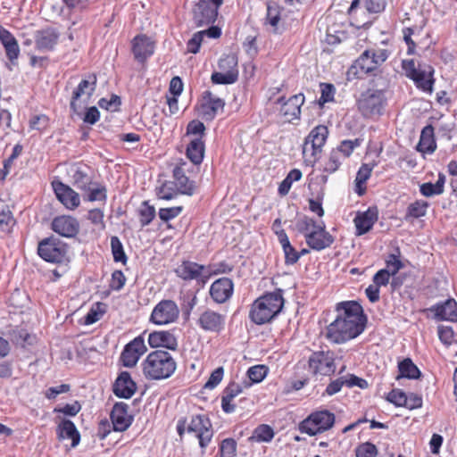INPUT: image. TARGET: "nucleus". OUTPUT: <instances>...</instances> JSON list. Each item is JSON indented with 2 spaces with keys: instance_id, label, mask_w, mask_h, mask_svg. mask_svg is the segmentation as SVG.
I'll return each mask as SVG.
<instances>
[{
  "instance_id": "nucleus-64",
  "label": "nucleus",
  "mask_w": 457,
  "mask_h": 457,
  "mask_svg": "<svg viewBox=\"0 0 457 457\" xmlns=\"http://www.w3.org/2000/svg\"><path fill=\"white\" fill-rule=\"evenodd\" d=\"M386 400L396 406H403L406 403L407 395L401 390L393 389L386 396Z\"/></svg>"
},
{
  "instance_id": "nucleus-58",
  "label": "nucleus",
  "mask_w": 457,
  "mask_h": 457,
  "mask_svg": "<svg viewBox=\"0 0 457 457\" xmlns=\"http://www.w3.org/2000/svg\"><path fill=\"white\" fill-rule=\"evenodd\" d=\"M356 457H376L378 449L375 445L366 442L355 449Z\"/></svg>"
},
{
  "instance_id": "nucleus-24",
  "label": "nucleus",
  "mask_w": 457,
  "mask_h": 457,
  "mask_svg": "<svg viewBox=\"0 0 457 457\" xmlns=\"http://www.w3.org/2000/svg\"><path fill=\"white\" fill-rule=\"evenodd\" d=\"M234 283L232 279L223 277L216 279L210 287V295L217 303H226L233 295Z\"/></svg>"
},
{
  "instance_id": "nucleus-22",
  "label": "nucleus",
  "mask_w": 457,
  "mask_h": 457,
  "mask_svg": "<svg viewBox=\"0 0 457 457\" xmlns=\"http://www.w3.org/2000/svg\"><path fill=\"white\" fill-rule=\"evenodd\" d=\"M51 228L63 237L71 238L79 233V223L74 217L62 215L53 220Z\"/></svg>"
},
{
  "instance_id": "nucleus-61",
  "label": "nucleus",
  "mask_w": 457,
  "mask_h": 457,
  "mask_svg": "<svg viewBox=\"0 0 457 457\" xmlns=\"http://www.w3.org/2000/svg\"><path fill=\"white\" fill-rule=\"evenodd\" d=\"M104 211L100 208L91 209L87 212V220L94 225L98 226L102 229L105 228L104 220Z\"/></svg>"
},
{
  "instance_id": "nucleus-48",
  "label": "nucleus",
  "mask_w": 457,
  "mask_h": 457,
  "mask_svg": "<svg viewBox=\"0 0 457 457\" xmlns=\"http://www.w3.org/2000/svg\"><path fill=\"white\" fill-rule=\"evenodd\" d=\"M120 104V97L116 95H112L109 98L103 97L98 101L100 108L111 112H119Z\"/></svg>"
},
{
  "instance_id": "nucleus-17",
  "label": "nucleus",
  "mask_w": 457,
  "mask_h": 457,
  "mask_svg": "<svg viewBox=\"0 0 457 457\" xmlns=\"http://www.w3.org/2000/svg\"><path fill=\"white\" fill-rule=\"evenodd\" d=\"M68 175L71 179L72 185L81 192L88 189L95 181L91 168L82 162L72 163L68 170Z\"/></svg>"
},
{
  "instance_id": "nucleus-33",
  "label": "nucleus",
  "mask_w": 457,
  "mask_h": 457,
  "mask_svg": "<svg viewBox=\"0 0 457 457\" xmlns=\"http://www.w3.org/2000/svg\"><path fill=\"white\" fill-rule=\"evenodd\" d=\"M57 436L59 439H71V445L74 447L80 441V435L75 424L70 420H63L57 427Z\"/></svg>"
},
{
  "instance_id": "nucleus-18",
  "label": "nucleus",
  "mask_w": 457,
  "mask_h": 457,
  "mask_svg": "<svg viewBox=\"0 0 457 457\" xmlns=\"http://www.w3.org/2000/svg\"><path fill=\"white\" fill-rule=\"evenodd\" d=\"M225 321V315L211 309H206L200 313L196 324L204 331L220 333L224 329Z\"/></svg>"
},
{
  "instance_id": "nucleus-29",
  "label": "nucleus",
  "mask_w": 457,
  "mask_h": 457,
  "mask_svg": "<svg viewBox=\"0 0 457 457\" xmlns=\"http://www.w3.org/2000/svg\"><path fill=\"white\" fill-rule=\"evenodd\" d=\"M148 344L152 348H167L175 350L178 347L176 337L170 331H154L148 335Z\"/></svg>"
},
{
  "instance_id": "nucleus-39",
  "label": "nucleus",
  "mask_w": 457,
  "mask_h": 457,
  "mask_svg": "<svg viewBox=\"0 0 457 457\" xmlns=\"http://www.w3.org/2000/svg\"><path fill=\"white\" fill-rule=\"evenodd\" d=\"M436 145L433 140V128L431 126L425 127L420 135L418 149L424 153H433Z\"/></svg>"
},
{
  "instance_id": "nucleus-6",
  "label": "nucleus",
  "mask_w": 457,
  "mask_h": 457,
  "mask_svg": "<svg viewBox=\"0 0 457 457\" xmlns=\"http://www.w3.org/2000/svg\"><path fill=\"white\" fill-rule=\"evenodd\" d=\"M402 69L410 79L413 80L415 86L424 92L431 93L435 79L434 68L427 63H420L418 67L414 60L408 59L402 61Z\"/></svg>"
},
{
  "instance_id": "nucleus-8",
  "label": "nucleus",
  "mask_w": 457,
  "mask_h": 457,
  "mask_svg": "<svg viewBox=\"0 0 457 457\" xmlns=\"http://www.w3.org/2000/svg\"><path fill=\"white\" fill-rule=\"evenodd\" d=\"M38 255L46 262L62 263L68 261V246L54 237L44 238L37 245Z\"/></svg>"
},
{
  "instance_id": "nucleus-51",
  "label": "nucleus",
  "mask_w": 457,
  "mask_h": 457,
  "mask_svg": "<svg viewBox=\"0 0 457 457\" xmlns=\"http://www.w3.org/2000/svg\"><path fill=\"white\" fill-rule=\"evenodd\" d=\"M342 156L338 151L334 149L331 151L328 160L324 163L323 170L328 173H333L338 170L341 164Z\"/></svg>"
},
{
  "instance_id": "nucleus-27",
  "label": "nucleus",
  "mask_w": 457,
  "mask_h": 457,
  "mask_svg": "<svg viewBox=\"0 0 457 457\" xmlns=\"http://www.w3.org/2000/svg\"><path fill=\"white\" fill-rule=\"evenodd\" d=\"M112 390L116 396L129 399L137 390V384L128 371H122L116 378Z\"/></svg>"
},
{
  "instance_id": "nucleus-20",
  "label": "nucleus",
  "mask_w": 457,
  "mask_h": 457,
  "mask_svg": "<svg viewBox=\"0 0 457 457\" xmlns=\"http://www.w3.org/2000/svg\"><path fill=\"white\" fill-rule=\"evenodd\" d=\"M57 199L69 210H75L80 204L79 195L70 186L61 182L52 183Z\"/></svg>"
},
{
  "instance_id": "nucleus-23",
  "label": "nucleus",
  "mask_w": 457,
  "mask_h": 457,
  "mask_svg": "<svg viewBox=\"0 0 457 457\" xmlns=\"http://www.w3.org/2000/svg\"><path fill=\"white\" fill-rule=\"evenodd\" d=\"M113 429L123 432L132 424L133 416L129 414V405L123 402L116 403L110 414Z\"/></svg>"
},
{
  "instance_id": "nucleus-25",
  "label": "nucleus",
  "mask_w": 457,
  "mask_h": 457,
  "mask_svg": "<svg viewBox=\"0 0 457 457\" xmlns=\"http://www.w3.org/2000/svg\"><path fill=\"white\" fill-rule=\"evenodd\" d=\"M183 165H185L184 162L180 165H177L173 169L172 182L180 195L191 196L195 194L196 186L194 180L189 179V178L186 176Z\"/></svg>"
},
{
  "instance_id": "nucleus-49",
  "label": "nucleus",
  "mask_w": 457,
  "mask_h": 457,
  "mask_svg": "<svg viewBox=\"0 0 457 457\" xmlns=\"http://www.w3.org/2000/svg\"><path fill=\"white\" fill-rule=\"evenodd\" d=\"M320 97L319 99V105L323 106L326 103L333 102L336 94V87L329 83H320Z\"/></svg>"
},
{
  "instance_id": "nucleus-21",
  "label": "nucleus",
  "mask_w": 457,
  "mask_h": 457,
  "mask_svg": "<svg viewBox=\"0 0 457 457\" xmlns=\"http://www.w3.org/2000/svg\"><path fill=\"white\" fill-rule=\"evenodd\" d=\"M60 33L54 28H46L35 33V46L37 51L46 53L53 51L59 42Z\"/></svg>"
},
{
  "instance_id": "nucleus-34",
  "label": "nucleus",
  "mask_w": 457,
  "mask_h": 457,
  "mask_svg": "<svg viewBox=\"0 0 457 457\" xmlns=\"http://www.w3.org/2000/svg\"><path fill=\"white\" fill-rule=\"evenodd\" d=\"M82 197L85 202H102L105 204L107 200L106 187L95 180L92 185L88 187V189L82 191Z\"/></svg>"
},
{
  "instance_id": "nucleus-52",
  "label": "nucleus",
  "mask_w": 457,
  "mask_h": 457,
  "mask_svg": "<svg viewBox=\"0 0 457 457\" xmlns=\"http://www.w3.org/2000/svg\"><path fill=\"white\" fill-rule=\"evenodd\" d=\"M237 442L233 438H226L220 445V457H236Z\"/></svg>"
},
{
  "instance_id": "nucleus-45",
  "label": "nucleus",
  "mask_w": 457,
  "mask_h": 457,
  "mask_svg": "<svg viewBox=\"0 0 457 457\" xmlns=\"http://www.w3.org/2000/svg\"><path fill=\"white\" fill-rule=\"evenodd\" d=\"M15 224V220L8 206L0 211V231L10 232Z\"/></svg>"
},
{
  "instance_id": "nucleus-55",
  "label": "nucleus",
  "mask_w": 457,
  "mask_h": 457,
  "mask_svg": "<svg viewBox=\"0 0 457 457\" xmlns=\"http://www.w3.org/2000/svg\"><path fill=\"white\" fill-rule=\"evenodd\" d=\"M320 223H317L313 219L303 216L296 221V228L298 231L304 236L314 229Z\"/></svg>"
},
{
  "instance_id": "nucleus-59",
  "label": "nucleus",
  "mask_w": 457,
  "mask_h": 457,
  "mask_svg": "<svg viewBox=\"0 0 457 457\" xmlns=\"http://www.w3.org/2000/svg\"><path fill=\"white\" fill-rule=\"evenodd\" d=\"M204 124L198 120H193L187 124V135L188 136H194L202 139L204 136Z\"/></svg>"
},
{
  "instance_id": "nucleus-13",
  "label": "nucleus",
  "mask_w": 457,
  "mask_h": 457,
  "mask_svg": "<svg viewBox=\"0 0 457 457\" xmlns=\"http://www.w3.org/2000/svg\"><path fill=\"white\" fill-rule=\"evenodd\" d=\"M223 0H199L193 9V19L196 26L212 24Z\"/></svg>"
},
{
  "instance_id": "nucleus-41",
  "label": "nucleus",
  "mask_w": 457,
  "mask_h": 457,
  "mask_svg": "<svg viewBox=\"0 0 457 457\" xmlns=\"http://www.w3.org/2000/svg\"><path fill=\"white\" fill-rule=\"evenodd\" d=\"M304 103V96L297 94L291 96L283 105L282 114H300Z\"/></svg>"
},
{
  "instance_id": "nucleus-12",
  "label": "nucleus",
  "mask_w": 457,
  "mask_h": 457,
  "mask_svg": "<svg viewBox=\"0 0 457 457\" xmlns=\"http://www.w3.org/2000/svg\"><path fill=\"white\" fill-rule=\"evenodd\" d=\"M220 71L213 72L212 81L214 84L227 85L233 84L237 80V58L236 54H229L222 56L219 61Z\"/></svg>"
},
{
  "instance_id": "nucleus-28",
  "label": "nucleus",
  "mask_w": 457,
  "mask_h": 457,
  "mask_svg": "<svg viewBox=\"0 0 457 457\" xmlns=\"http://www.w3.org/2000/svg\"><path fill=\"white\" fill-rule=\"evenodd\" d=\"M132 52L137 61L143 62L154 52V43L145 35H139L132 41Z\"/></svg>"
},
{
  "instance_id": "nucleus-36",
  "label": "nucleus",
  "mask_w": 457,
  "mask_h": 457,
  "mask_svg": "<svg viewBox=\"0 0 457 457\" xmlns=\"http://www.w3.org/2000/svg\"><path fill=\"white\" fill-rule=\"evenodd\" d=\"M399 375L396 377V379H400L402 378H407L410 379H416L420 377V370L419 368L413 363V361L410 358H405L402 361L398 363Z\"/></svg>"
},
{
  "instance_id": "nucleus-53",
  "label": "nucleus",
  "mask_w": 457,
  "mask_h": 457,
  "mask_svg": "<svg viewBox=\"0 0 457 457\" xmlns=\"http://www.w3.org/2000/svg\"><path fill=\"white\" fill-rule=\"evenodd\" d=\"M437 334L440 341L445 346H450L454 341V332L451 326L439 325Z\"/></svg>"
},
{
  "instance_id": "nucleus-37",
  "label": "nucleus",
  "mask_w": 457,
  "mask_h": 457,
  "mask_svg": "<svg viewBox=\"0 0 457 457\" xmlns=\"http://www.w3.org/2000/svg\"><path fill=\"white\" fill-rule=\"evenodd\" d=\"M360 109L364 114H380L382 100L379 96L371 95L360 102Z\"/></svg>"
},
{
  "instance_id": "nucleus-32",
  "label": "nucleus",
  "mask_w": 457,
  "mask_h": 457,
  "mask_svg": "<svg viewBox=\"0 0 457 457\" xmlns=\"http://www.w3.org/2000/svg\"><path fill=\"white\" fill-rule=\"evenodd\" d=\"M0 41L2 42L7 58L12 62L20 55V46L11 32L0 25Z\"/></svg>"
},
{
  "instance_id": "nucleus-5",
  "label": "nucleus",
  "mask_w": 457,
  "mask_h": 457,
  "mask_svg": "<svg viewBox=\"0 0 457 457\" xmlns=\"http://www.w3.org/2000/svg\"><path fill=\"white\" fill-rule=\"evenodd\" d=\"M389 54L388 50L382 48L366 50L350 67L348 75L362 78L365 75L373 73L386 61Z\"/></svg>"
},
{
  "instance_id": "nucleus-16",
  "label": "nucleus",
  "mask_w": 457,
  "mask_h": 457,
  "mask_svg": "<svg viewBox=\"0 0 457 457\" xmlns=\"http://www.w3.org/2000/svg\"><path fill=\"white\" fill-rule=\"evenodd\" d=\"M146 351L144 338L141 336L137 337L125 345L120 354V361L123 366L132 368Z\"/></svg>"
},
{
  "instance_id": "nucleus-2",
  "label": "nucleus",
  "mask_w": 457,
  "mask_h": 457,
  "mask_svg": "<svg viewBox=\"0 0 457 457\" xmlns=\"http://www.w3.org/2000/svg\"><path fill=\"white\" fill-rule=\"evenodd\" d=\"M284 302L281 289L266 293L252 303L249 318L256 325L270 323L282 311Z\"/></svg>"
},
{
  "instance_id": "nucleus-60",
  "label": "nucleus",
  "mask_w": 457,
  "mask_h": 457,
  "mask_svg": "<svg viewBox=\"0 0 457 457\" xmlns=\"http://www.w3.org/2000/svg\"><path fill=\"white\" fill-rule=\"evenodd\" d=\"M224 102L220 98H210L204 104V114H215L223 111Z\"/></svg>"
},
{
  "instance_id": "nucleus-7",
  "label": "nucleus",
  "mask_w": 457,
  "mask_h": 457,
  "mask_svg": "<svg viewBox=\"0 0 457 457\" xmlns=\"http://www.w3.org/2000/svg\"><path fill=\"white\" fill-rule=\"evenodd\" d=\"M328 134L327 127L319 125L312 129L306 137L303 145V157L306 165L313 167L320 159Z\"/></svg>"
},
{
  "instance_id": "nucleus-4",
  "label": "nucleus",
  "mask_w": 457,
  "mask_h": 457,
  "mask_svg": "<svg viewBox=\"0 0 457 457\" xmlns=\"http://www.w3.org/2000/svg\"><path fill=\"white\" fill-rule=\"evenodd\" d=\"M177 432L180 437L185 432L193 434L199 440V445L204 449L211 442L213 431L210 419L204 414L192 415L188 419L181 418L177 422Z\"/></svg>"
},
{
  "instance_id": "nucleus-30",
  "label": "nucleus",
  "mask_w": 457,
  "mask_h": 457,
  "mask_svg": "<svg viewBox=\"0 0 457 457\" xmlns=\"http://www.w3.org/2000/svg\"><path fill=\"white\" fill-rule=\"evenodd\" d=\"M378 220V210L369 208L366 212L357 214L353 221L357 235L361 236L369 232Z\"/></svg>"
},
{
  "instance_id": "nucleus-54",
  "label": "nucleus",
  "mask_w": 457,
  "mask_h": 457,
  "mask_svg": "<svg viewBox=\"0 0 457 457\" xmlns=\"http://www.w3.org/2000/svg\"><path fill=\"white\" fill-rule=\"evenodd\" d=\"M359 145H360L359 139L344 140L341 142V144L338 145V147L334 150L338 151L339 155L343 156L344 158H347L352 154L353 150Z\"/></svg>"
},
{
  "instance_id": "nucleus-9",
  "label": "nucleus",
  "mask_w": 457,
  "mask_h": 457,
  "mask_svg": "<svg viewBox=\"0 0 457 457\" xmlns=\"http://www.w3.org/2000/svg\"><path fill=\"white\" fill-rule=\"evenodd\" d=\"M96 81L97 79L96 74H87L73 90L71 100V108L75 114H80L82 109L86 107V104L88 103L96 90Z\"/></svg>"
},
{
  "instance_id": "nucleus-57",
  "label": "nucleus",
  "mask_w": 457,
  "mask_h": 457,
  "mask_svg": "<svg viewBox=\"0 0 457 457\" xmlns=\"http://www.w3.org/2000/svg\"><path fill=\"white\" fill-rule=\"evenodd\" d=\"M223 376L224 369L222 367H218L211 373L208 380L204 386V388L210 390L215 388L221 382Z\"/></svg>"
},
{
  "instance_id": "nucleus-19",
  "label": "nucleus",
  "mask_w": 457,
  "mask_h": 457,
  "mask_svg": "<svg viewBox=\"0 0 457 457\" xmlns=\"http://www.w3.org/2000/svg\"><path fill=\"white\" fill-rule=\"evenodd\" d=\"M306 244L310 248L315 251H321L329 247L333 242V237L325 229V225L321 222L310 233L305 235Z\"/></svg>"
},
{
  "instance_id": "nucleus-62",
  "label": "nucleus",
  "mask_w": 457,
  "mask_h": 457,
  "mask_svg": "<svg viewBox=\"0 0 457 457\" xmlns=\"http://www.w3.org/2000/svg\"><path fill=\"white\" fill-rule=\"evenodd\" d=\"M183 211V206H173L170 208H161L159 210V217L162 220L167 222L178 217Z\"/></svg>"
},
{
  "instance_id": "nucleus-31",
  "label": "nucleus",
  "mask_w": 457,
  "mask_h": 457,
  "mask_svg": "<svg viewBox=\"0 0 457 457\" xmlns=\"http://www.w3.org/2000/svg\"><path fill=\"white\" fill-rule=\"evenodd\" d=\"M243 392V386L236 382H230L222 392L221 396V408L226 413H232L236 410V405L233 403L235 397Z\"/></svg>"
},
{
  "instance_id": "nucleus-35",
  "label": "nucleus",
  "mask_w": 457,
  "mask_h": 457,
  "mask_svg": "<svg viewBox=\"0 0 457 457\" xmlns=\"http://www.w3.org/2000/svg\"><path fill=\"white\" fill-rule=\"evenodd\" d=\"M204 154V143L200 137H195L187 147V156L194 164H200Z\"/></svg>"
},
{
  "instance_id": "nucleus-42",
  "label": "nucleus",
  "mask_w": 457,
  "mask_h": 457,
  "mask_svg": "<svg viewBox=\"0 0 457 457\" xmlns=\"http://www.w3.org/2000/svg\"><path fill=\"white\" fill-rule=\"evenodd\" d=\"M156 195L159 199L168 201L176 198L180 194L172 181H165L156 188Z\"/></svg>"
},
{
  "instance_id": "nucleus-26",
  "label": "nucleus",
  "mask_w": 457,
  "mask_h": 457,
  "mask_svg": "<svg viewBox=\"0 0 457 457\" xmlns=\"http://www.w3.org/2000/svg\"><path fill=\"white\" fill-rule=\"evenodd\" d=\"M434 312V317L437 320H447L457 322V303L454 299H447L443 303H438L429 308Z\"/></svg>"
},
{
  "instance_id": "nucleus-1",
  "label": "nucleus",
  "mask_w": 457,
  "mask_h": 457,
  "mask_svg": "<svg viewBox=\"0 0 457 457\" xmlns=\"http://www.w3.org/2000/svg\"><path fill=\"white\" fill-rule=\"evenodd\" d=\"M337 317L327 328V337L333 343L342 344L357 337L365 328L366 317L362 307L354 301L337 305Z\"/></svg>"
},
{
  "instance_id": "nucleus-15",
  "label": "nucleus",
  "mask_w": 457,
  "mask_h": 457,
  "mask_svg": "<svg viewBox=\"0 0 457 457\" xmlns=\"http://www.w3.org/2000/svg\"><path fill=\"white\" fill-rule=\"evenodd\" d=\"M179 315V309L172 300H162L153 309L150 322L163 326L175 322Z\"/></svg>"
},
{
  "instance_id": "nucleus-43",
  "label": "nucleus",
  "mask_w": 457,
  "mask_h": 457,
  "mask_svg": "<svg viewBox=\"0 0 457 457\" xmlns=\"http://www.w3.org/2000/svg\"><path fill=\"white\" fill-rule=\"evenodd\" d=\"M385 262L386 268H384V270H387L393 277L395 276L396 273L403 267V263L400 260L399 248L395 249V253L388 254Z\"/></svg>"
},
{
  "instance_id": "nucleus-44",
  "label": "nucleus",
  "mask_w": 457,
  "mask_h": 457,
  "mask_svg": "<svg viewBox=\"0 0 457 457\" xmlns=\"http://www.w3.org/2000/svg\"><path fill=\"white\" fill-rule=\"evenodd\" d=\"M280 21V8L277 4H267V15H266V24L271 26L272 30L274 32L278 29V24Z\"/></svg>"
},
{
  "instance_id": "nucleus-14",
  "label": "nucleus",
  "mask_w": 457,
  "mask_h": 457,
  "mask_svg": "<svg viewBox=\"0 0 457 457\" xmlns=\"http://www.w3.org/2000/svg\"><path fill=\"white\" fill-rule=\"evenodd\" d=\"M335 359L332 351L313 352L309 357V369L314 375L330 376L336 371Z\"/></svg>"
},
{
  "instance_id": "nucleus-3",
  "label": "nucleus",
  "mask_w": 457,
  "mask_h": 457,
  "mask_svg": "<svg viewBox=\"0 0 457 457\" xmlns=\"http://www.w3.org/2000/svg\"><path fill=\"white\" fill-rule=\"evenodd\" d=\"M141 367L146 379L162 380L174 374L177 362L169 352L155 350L147 354L142 361Z\"/></svg>"
},
{
  "instance_id": "nucleus-56",
  "label": "nucleus",
  "mask_w": 457,
  "mask_h": 457,
  "mask_svg": "<svg viewBox=\"0 0 457 457\" xmlns=\"http://www.w3.org/2000/svg\"><path fill=\"white\" fill-rule=\"evenodd\" d=\"M267 375V369L264 365H255L247 370V376L253 383H259Z\"/></svg>"
},
{
  "instance_id": "nucleus-10",
  "label": "nucleus",
  "mask_w": 457,
  "mask_h": 457,
  "mask_svg": "<svg viewBox=\"0 0 457 457\" xmlns=\"http://www.w3.org/2000/svg\"><path fill=\"white\" fill-rule=\"evenodd\" d=\"M175 273L186 281L195 280L204 287L212 277V266H205L191 261H183L176 269Z\"/></svg>"
},
{
  "instance_id": "nucleus-47",
  "label": "nucleus",
  "mask_w": 457,
  "mask_h": 457,
  "mask_svg": "<svg viewBox=\"0 0 457 457\" xmlns=\"http://www.w3.org/2000/svg\"><path fill=\"white\" fill-rule=\"evenodd\" d=\"M139 221L142 227L149 225L155 217V209L154 206L144 202L139 209Z\"/></svg>"
},
{
  "instance_id": "nucleus-63",
  "label": "nucleus",
  "mask_w": 457,
  "mask_h": 457,
  "mask_svg": "<svg viewBox=\"0 0 457 457\" xmlns=\"http://www.w3.org/2000/svg\"><path fill=\"white\" fill-rule=\"evenodd\" d=\"M342 378L344 386H346L347 387L358 386L361 389L368 387V382L365 379L361 378L353 374H347Z\"/></svg>"
},
{
  "instance_id": "nucleus-40",
  "label": "nucleus",
  "mask_w": 457,
  "mask_h": 457,
  "mask_svg": "<svg viewBox=\"0 0 457 457\" xmlns=\"http://www.w3.org/2000/svg\"><path fill=\"white\" fill-rule=\"evenodd\" d=\"M274 437L273 428L266 424L259 425L254 428L253 435L249 437L250 441L262 443L270 442Z\"/></svg>"
},
{
  "instance_id": "nucleus-38",
  "label": "nucleus",
  "mask_w": 457,
  "mask_h": 457,
  "mask_svg": "<svg viewBox=\"0 0 457 457\" xmlns=\"http://www.w3.org/2000/svg\"><path fill=\"white\" fill-rule=\"evenodd\" d=\"M429 204L424 200H417L409 204L406 210L404 220L409 221L411 219H418L426 215Z\"/></svg>"
},
{
  "instance_id": "nucleus-46",
  "label": "nucleus",
  "mask_w": 457,
  "mask_h": 457,
  "mask_svg": "<svg viewBox=\"0 0 457 457\" xmlns=\"http://www.w3.org/2000/svg\"><path fill=\"white\" fill-rule=\"evenodd\" d=\"M111 247L114 262H120L123 264L127 262V255L125 254L123 245L118 237H111Z\"/></svg>"
},
{
  "instance_id": "nucleus-11",
  "label": "nucleus",
  "mask_w": 457,
  "mask_h": 457,
  "mask_svg": "<svg viewBox=\"0 0 457 457\" xmlns=\"http://www.w3.org/2000/svg\"><path fill=\"white\" fill-rule=\"evenodd\" d=\"M335 422L334 413L323 410L312 412L301 423V430L309 436H316L329 429Z\"/></svg>"
},
{
  "instance_id": "nucleus-50",
  "label": "nucleus",
  "mask_w": 457,
  "mask_h": 457,
  "mask_svg": "<svg viewBox=\"0 0 457 457\" xmlns=\"http://www.w3.org/2000/svg\"><path fill=\"white\" fill-rule=\"evenodd\" d=\"M33 337L24 328H16L12 332V340L14 344L25 346L32 344Z\"/></svg>"
}]
</instances>
